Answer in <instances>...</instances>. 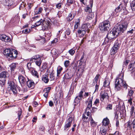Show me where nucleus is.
<instances>
[{
  "label": "nucleus",
  "instance_id": "obj_37",
  "mask_svg": "<svg viewBox=\"0 0 135 135\" xmlns=\"http://www.w3.org/2000/svg\"><path fill=\"white\" fill-rule=\"evenodd\" d=\"M54 74V73H52L49 74V79L50 80V81L53 80L54 79L55 76Z\"/></svg>",
  "mask_w": 135,
  "mask_h": 135
},
{
  "label": "nucleus",
  "instance_id": "obj_14",
  "mask_svg": "<svg viewBox=\"0 0 135 135\" xmlns=\"http://www.w3.org/2000/svg\"><path fill=\"white\" fill-rule=\"evenodd\" d=\"M0 39L6 42H9L11 40L10 38L4 34L0 35Z\"/></svg>",
  "mask_w": 135,
  "mask_h": 135
},
{
  "label": "nucleus",
  "instance_id": "obj_42",
  "mask_svg": "<svg viewBox=\"0 0 135 135\" xmlns=\"http://www.w3.org/2000/svg\"><path fill=\"white\" fill-rule=\"evenodd\" d=\"M92 106V103H88V104L87 107L86 109V111L88 110H90V108Z\"/></svg>",
  "mask_w": 135,
  "mask_h": 135
},
{
  "label": "nucleus",
  "instance_id": "obj_11",
  "mask_svg": "<svg viewBox=\"0 0 135 135\" xmlns=\"http://www.w3.org/2000/svg\"><path fill=\"white\" fill-rule=\"evenodd\" d=\"M73 119V118L71 117H69L68 118L64 126V130L65 131H67L69 129V128L71 125Z\"/></svg>",
  "mask_w": 135,
  "mask_h": 135
},
{
  "label": "nucleus",
  "instance_id": "obj_56",
  "mask_svg": "<svg viewBox=\"0 0 135 135\" xmlns=\"http://www.w3.org/2000/svg\"><path fill=\"white\" fill-rule=\"evenodd\" d=\"M74 0H67V2L68 4H72L73 3Z\"/></svg>",
  "mask_w": 135,
  "mask_h": 135
},
{
  "label": "nucleus",
  "instance_id": "obj_47",
  "mask_svg": "<svg viewBox=\"0 0 135 135\" xmlns=\"http://www.w3.org/2000/svg\"><path fill=\"white\" fill-rule=\"evenodd\" d=\"M51 87H48L46 88L43 91H46V92H47V93H49L50 91V90L51 89Z\"/></svg>",
  "mask_w": 135,
  "mask_h": 135
},
{
  "label": "nucleus",
  "instance_id": "obj_50",
  "mask_svg": "<svg viewBox=\"0 0 135 135\" xmlns=\"http://www.w3.org/2000/svg\"><path fill=\"white\" fill-rule=\"evenodd\" d=\"M40 41L41 44H44L46 41L45 39L44 38H42L40 40Z\"/></svg>",
  "mask_w": 135,
  "mask_h": 135
},
{
  "label": "nucleus",
  "instance_id": "obj_20",
  "mask_svg": "<svg viewBox=\"0 0 135 135\" xmlns=\"http://www.w3.org/2000/svg\"><path fill=\"white\" fill-rule=\"evenodd\" d=\"M26 84L28 88H33L34 86V83L32 80H28L27 81Z\"/></svg>",
  "mask_w": 135,
  "mask_h": 135
},
{
  "label": "nucleus",
  "instance_id": "obj_64",
  "mask_svg": "<svg viewBox=\"0 0 135 135\" xmlns=\"http://www.w3.org/2000/svg\"><path fill=\"white\" fill-rule=\"evenodd\" d=\"M31 63L30 62H29L27 64V66L28 69H29L31 68Z\"/></svg>",
  "mask_w": 135,
  "mask_h": 135
},
{
  "label": "nucleus",
  "instance_id": "obj_61",
  "mask_svg": "<svg viewBox=\"0 0 135 135\" xmlns=\"http://www.w3.org/2000/svg\"><path fill=\"white\" fill-rule=\"evenodd\" d=\"M47 67V64L46 63H44L42 66V68L43 69H46Z\"/></svg>",
  "mask_w": 135,
  "mask_h": 135
},
{
  "label": "nucleus",
  "instance_id": "obj_23",
  "mask_svg": "<svg viewBox=\"0 0 135 135\" xmlns=\"http://www.w3.org/2000/svg\"><path fill=\"white\" fill-rule=\"evenodd\" d=\"M109 123V119L107 118L104 119L102 121V126H103L105 127L108 125Z\"/></svg>",
  "mask_w": 135,
  "mask_h": 135
},
{
  "label": "nucleus",
  "instance_id": "obj_12",
  "mask_svg": "<svg viewBox=\"0 0 135 135\" xmlns=\"http://www.w3.org/2000/svg\"><path fill=\"white\" fill-rule=\"evenodd\" d=\"M51 20L47 18H46L43 21V23L41 24L43 29L45 30L48 28V27L51 24Z\"/></svg>",
  "mask_w": 135,
  "mask_h": 135
},
{
  "label": "nucleus",
  "instance_id": "obj_62",
  "mask_svg": "<svg viewBox=\"0 0 135 135\" xmlns=\"http://www.w3.org/2000/svg\"><path fill=\"white\" fill-rule=\"evenodd\" d=\"M28 5L29 9H30L31 7L33 6V4L31 3H28Z\"/></svg>",
  "mask_w": 135,
  "mask_h": 135
},
{
  "label": "nucleus",
  "instance_id": "obj_26",
  "mask_svg": "<svg viewBox=\"0 0 135 135\" xmlns=\"http://www.w3.org/2000/svg\"><path fill=\"white\" fill-rule=\"evenodd\" d=\"M82 119L83 122H88L90 120V119H89V117L88 118V117H86V116L85 115V114H83Z\"/></svg>",
  "mask_w": 135,
  "mask_h": 135
},
{
  "label": "nucleus",
  "instance_id": "obj_29",
  "mask_svg": "<svg viewBox=\"0 0 135 135\" xmlns=\"http://www.w3.org/2000/svg\"><path fill=\"white\" fill-rule=\"evenodd\" d=\"M76 21L75 22L74 27V29H77L80 25V21L79 19L76 20Z\"/></svg>",
  "mask_w": 135,
  "mask_h": 135
},
{
  "label": "nucleus",
  "instance_id": "obj_57",
  "mask_svg": "<svg viewBox=\"0 0 135 135\" xmlns=\"http://www.w3.org/2000/svg\"><path fill=\"white\" fill-rule=\"evenodd\" d=\"M115 118H114L116 119V120L118 119L119 117L118 114L117 112H116L115 113Z\"/></svg>",
  "mask_w": 135,
  "mask_h": 135
},
{
  "label": "nucleus",
  "instance_id": "obj_31",
  "mask_svg": "<svg viewBox=\"0 0 135 135\" xmlns=\"http://www.w3.org/2000/svg\"><path fill=\"white\" fill-rule=\"evenodd\" d=\"M122 8V4H120V5L118 6L115 10V11L116 12V13L118 12L121 11Z\"/></svg>",
  "mask_w": 135,
  "mask_h": 135
},
{
  "label": "nucleus",
  "instance_id": "obj_5",
  "mask_svg": "<svg viewBox=\"0 0 135 135\" xmlns=\"http://www.w3.org/2000/svg\"><path fill=\"white\" fill-rule=\"evenodd\" d=\"M99 26L100 30L106 31L109 29L110 25V22L108 21H106L100 24Z\"/></svg>",
  "mask_w": 135,
  "mask_h": 135
},
{
  "label": "nucleus",
  "instance_id": "obj_51",
  "mask_svg": "<svg viewBox=\"0 0 135 135\" xmlns=\"http://www.w3.org/2000/svg\"><path fill=\"white\" fill-rule=\"evenodd\" d=\"M30 31V29L28 30L27 29H26L24 30H23L22 32L23 33L26 34L29 33Z\"/></svg>",
  "mask_w": 135,
  "mask_h": 135
},
{
  "label": "nucleus",
  "instance_id": "obj_15",
  "mask_svg": "<svg viewBox=\"0 0 135 135\" xmlns=\"http://www.w3.org/2000/svg\"><path fill=\"white\" fill-rule=\"evenodd\" d=\"M76 15L75 12H71L67 18V21H71L74 18Z\"/></svg>",
  "mask_w": 135,
  "mask_h": 135
},
{
  "label": "nucleus",
  "instance_id": "obj_8",
  "mask_svg": "<svg viewBox=\"0 0 135 135\" xmlns=\"http://www.w3.org/2000/svg\"><path fill=\"white\" fill-rule=\"evenodd\" d=\"M8 74V72L5 71L0 73V84L1 85H4Z\"/></svg>",
  "mask_w": 135,
  "mask_h": 135
},
{
  "label": "nucleus",
  "instance_id": "obj_22",
  "mask_svg": "<svg viewBox=\"0 0 135 135\" xmlns=\"http://www.w3.org/2000/svg\"><path fill=\"white\" fill-rule=\"evenodd\" d=\"M83 63L82 62V61H80V62L79 63V66H80V68L78 70V71H81V74H82L83 71H84V69L85 68L84 65H83V66L82 65V64Z\"/></svg>",
  "mask_w": 135,
  "mask_h": 135
},
{
  "label": "nucleus",
  "instance_id": "obj_32",
  "mask_svg": "<svg viewBox=\"0 0 135 135\" xmlns=\"http://www.w3.org/2000/svg\"><path fill=\"white\" fill-rule=\"evenodd\" d=\"M32 74L34 76L38 78L39 77L37 72L35 70H32Z\"/></svg>",
  "mask_w": 135,
  "mask_h": 135
},
{
  "label": "nucleus",
  "instance_id": "obj_54",
  "mask_svg": "<svg viewBox=\"0 0 135 135\" xmlns=\"http://www.w3.org/2000/svg\"><path fill=\"white\" fill-rule=\"evenodd\" d=\"M134 93V91L133 90H131L128 91V95H129L130 96H132V95Z\"/></svg>",
  "mask_w": 135,
  "mask_h": 135
},
{
  "label": "nucleus",
  "instance_id": "obj_39",
  "mask_svg": "<svg viewBox=\"0 0 135 135\" xmlns=\"http://www.w3.org/2000/svg\"><path fill=\"white\" fill-rule=\"evenodd\" d=\"M99 76H100V75L99 74H97L96 75V76L95 77V78H94V79L93 83H97V82L98 81V80L99 79Z\"/></svg>",
  "mask_w": 135,
  "mask_h": 135
},
{
  "label": "nucleus",
  "instance_id": "obj_19",
  "mask_svg": "<svg viewBox=\"0 0 135 135\" xmlns=\"http://www.w3.org/2000/svg\"><path fill=\"white\" fill-rule=\"evenodd\" d=\"M135 63V61H134L133 63L131 64L129 66V68L130 71H132L131 72V73H133L134 74V75L135 74V72H134L135 66L134 63Z\"/></svg>",
  "mask_w": 135,
  "mask_h": 135
},
{
  "label": "nucleus",
  "instance_id": "obj_2",
  "mask_svg": "<svg viewBox=\"0 0 135 135\" xmlns=\"http://www.w3.org/2000/svg\"><path fill=\"white\" fill-rule=\"evenodd\" d=\"M3 54L7 57H9L13 59L16 57L18 53L17 51L15 50L6 49L4 50Z\"/></svg>",
  "mask_w": 135,
  "mask_h": 135
},
{
  "label": "nucleus",
  "instance_id": "obj_6",
  "mask_svg": "<svg viewBox=\"0 0 135 135\" xmlns=\"http://www.w3.org/2000/svg\"><path fill=\"white\" fill-rule=\"evenodd\" d=\"M90 27V25L89 23H86L82 25L80 28V29L78 31V34L82 35L85 34L87 31H88L89 28Z\"/></svg>",
  "mask_w": 135,
  "mask_h": 135
},
{
  "label": "nucleus",
  "instance_id": "obj_33",
  "mask_svg": "<svg viewBox=\"0 0 135 135\" xmlns=\"http://www.w3.org/2000/svg\"><path fill=\"white\" fill-rule=\"evenodd\" d=\"M34 61L35 62L36 65L39 67H40L41 66L42 62L41 59H39V60H38Z\"/></svg>",
  "mask_w": 135,
  "mask_h": 135
},
{
  "label": "nucleus",
  "instance_id": "obj_58",
  "mask_svg": "<svg viewBox=\"0 0 135 135\" xmlns=\"http://www.w3.org/2000/svg\"><path fill=\"white\" fill-rule=\"evenodd\" d=\"M93 16L92 15H91L90 14L88 15L87 16V20H91Z\"/></svg>",
  "mask_w": 135,
  "mask_h": 135
},
{
  "label": "nucleus",
  "instance_id": "obj_34",
  "mask_svg": "<svg viewBox=\"0 0 135 135\" xmlns=\"http://www.w3.org/2000/svg\"><path fill=\"white\" fill-rule=\"evenodd\" d=\"M18 119L19 120H20V116L22 114V109L20 108H19L18 110Z\"/></svg>",
  "mask_w": 135,
  "mask_h": 135
},
{
  "label": "nucleus",
  "instance_id": "obj_16",
  "mask_svg": "<svg viewBox=\"0 0 135 135\" xmlns=\"http://www.w3.org/2000/svg\"><path fill=\"white\" fill-rule=\"evenodd\" d=\"M100 100L102 102H103L105 98H108V94L106 92H102L100 95Z\"/></svg>",
  "mask_w": 135,
  "mask_h": 135
},
{
  "label": "nucleus",
  "instance_id": "obj_40",
  "mask_svg": "<svg viewBox=\"0 0 135 135\" xmlns=\"http://www.w3.org/2000/svg\"><path fill=\"white\" fill-rule=\"evenodd\" d=\"M112 104H108L106 107V109L107 110H112Z\"/></svg>",
  "mask_w": 135,
  "mask_h": 135
},
{
  "label": "nucleus",
  "instance_id": "obj_4",
  "mask_svg": "<svg viewBox=\"0 0 135 135\" xmlns=\"http://www.w3.org/2000/svg\"><path fill=\"white\" fill-rule=\"evenodd\" d=\"M134 109V107H132L131 109L130 113L132 116L131 117L130 119L128 122L127 125V127L129 128L130 129H132V127L133 129H134V128L135 127V119L134 117V116L133 117L132 115V114L133 113Z\"/></svg>",
  "mask_w": 135,
  "mask_h": 135
},
{
  "label": "nucleus",
  "instance_id": "obj_25",
  "mask_svg": "<svg viewBox=\"0 0 135 135\" xmlns=\"http://www.w3.org/2000/svg\"><path fill=\"white\" fill-rule=\"evenodd\" d=\"M42 80L44 82L46 83H47L49 81L48 76L46 75H43L42 77Z\"/></svg>",
  "mask_w": 135,
  "mask_h": 135
},
{
  "label": "nucleus",
  "instance_id": "obj_60",
  "mask_svg": "<svg viewBox=\"0 0 135 135\" xmlns=\"http://www.w3.org/2000/svg\"><path fill=\"white\" fill-rule=\"evenodd\" d=\"M71 33V31L69 29H67L65 32V33L68 35H69Z\"/></svg>",
  "mask_w": 135,
  "mask_h": 135
},
{
  "label": "nucleus",
  "instance_id": "obj_18",
  "mask_svg": "<svg viewBox=\"0 0 135 135\" xmlns=\"http://www.w3.org/2000/svg\"><path fill=\"white\" fill-rule=\"evenodd\" d=\"M100 132L102 135H106L107 131L104 126H102L100 128Z\"/></svg>",
  "mask_w": 135,
  "mask_h": 135
},
{
  "label": "nucleus",
  "instance_id": "obj_27",
  "mask_svg": "<svg viewBox=\"0 0 135 135\" xmlns=\"http://www.w3.org/2000/svg\"><path fill=\"white\" fill-rule=\"evenodd\" d=\"M16 66L17 64L15 63H12L10 65L9 67L11 68V71L12 72L14 71L16 69Z\"/></svg>",
  "mask_w": 135,
  "mask_h": 135
},
{
  "label": "nucleus",
  "instance_id": "obj_52",
  "mask_svg": "<svg viewBox=\"0 0 135 135\" xmlns=\"http://www.w3.org/2000/svg\"><path fill=\"white\" fill-rule=\"evenodd\" d=\"M69 52L71 55H73L74 54L75 52V51L74 50L72 49L69 51Z\"/></svg>",
  "mask_w": 135,
  "mask_h": 135
},
{
  "label": "nucleus",
  "instance_id": "obj_35",
  "mask_svg": "<svg viewBox=\"0 0 135 135\" xmlns=\"http://www.w3.org/2000/svg\"><path fill=\"white\" fill-rule=\"evenodd\" d=\"M62 70V68L60 66L58 67L57 70V76H58L60 74L61 71Z\"/></svg>",
  "mask_w": 135,
  "mask_h": 135
},
{
  "label": "nucleus",
  "instance_id": "obj_13",
  "mask_svg": "<svg viewBox=\"0 0 135 135\" xmlns=\"http://www.w3.org/2000/svg\"><path fill=\"white\" fill-rule=\"evenodd\" d=\"M9 86L10 87V90L13 92L14 94H16L17 93L16 87L15 83L13 81H9L8 82Z\"/></svg>",
  "mask_w": 135,
  "mask_h": 135
},
{
  "label": "nucleus",
  "instance_id": "obj_59",
  "mask_svg": "<svg viewBox=\"0 0 135 135\" xmlns=\"http://www.w3.org/2000/svg\"><path fill=\"white\" fill-rule=\"evenodd\" d=\"M109 135H121V134H119V132H118L116 131L114 133H110L109 134Z\"/></svg>",
  "mask_w": 135,
  "mask_h": 135
},
{
  "label": "nucleus",
  "instance_id": "obj_30",
  "mask_svg": "<svg viewBox=\"0 0 135 135\" xmlns=\"http://www.w3.org/2000/svg\"><path fill=\"white\" fill-rule=\"evenodd\" d=\"M110 83L109 80H105L104 82L103 86L104 87L109 88L110 87L109 85Z\"/></svg>",
  "mask_w": 135,
  "mask_h": 135
},
{
  "label": "nucleus",
  "instance_id": "obj_36",
  "mask_svg": "<svg viewBox=\"0 0 135 135\" xmlns=\"http://www.w3.org/2000/svg\"><path fill=\"white\" fill-rule=\"evenodd\" d=\"M83 93L84 91L83 90H82L79 92V95L76 97H78V98H79L80 99H82L83 97Z\"/></svg>",
  "mask_w": 135,
  "mask_h": 135
},
{
  "label": "nucleus",
  "instance_id": "obj_1",
  "mask_svg": "<svg viewBox=\"0 0 135 135\" xmlns=\"http://www.w3.org/2000/svg\"><path fill=\"white\" fill-rule=\"evenodd\" d=\"M123 74H122L116 79L115 82V88L116 90H119L121 87L127 89L129 87L126 82L123 80Z\"/></svg>",
  "mask_w": 135,
  "mask_h": 135
},
{
  "label": "nucleus",
  "instance_id": "obj_41",
  "mask_svg": "<svg viewBox=\"0 0 135 135\" xmlns=\"http://www.w3.org/2000/svg\"><path fill=\"white\" fill-rule=\"evenodd\" d=\"M86 111V112L83 114H85L86 115L89 117V118H90V117H92L91 116V113L89 111L87 112V111Z\"/></svg>",
  "mask_w": 135,
  "mask_h": 135
},
{
  "label": "nucleus",
  "instance_id": "obj_24",
  "mask_svg": "<svg viewBox=\"0 0 135 135\" xmlns=\"http://www.w3.org/2000/svg\"><path fill=\"white\" fill-rule=\"evenodd\" d=\"M113 41L112 39H110V38L107 37V36L105 38L103 44V45H107L109 43H110L112 41Z\"/></svg>",
  "mask_w": 135,
  "mask_h": 135
},
{
  "label": "nucleus",
  "instance_id": "obj_7",
  "mask_svg": "<svg viewBox=\"0 0 135 135\" xmlns=\"http://www.w3.org/2000/svg\"><path fill=\"white\" fill-rule=\"evenodd\" d=\"M116 29L114 27L109 32L107 35V37L110 38V39L113 40L118 36L119 35V33H118Z\"/></svg>",
  "mask_w": 135,
  "mask_h": 135
},
{
  "label": "nucleus",
  "instance_id": "obj_17",
  "mask_svg": "<svg viewBox=\"0 0 135 135\" xmlns=\"http://www.w3.org/2000/svg\"><path fill=\"white\" fill-rule=\"evenodd\" d=\"M18 79L20 83L22 86L26 81L25 78L22 75H21L18 76Z\"/></svg>",
  "mask_w": 135,
  "mask_h": 135
},
{
  "label": "nucleus",
  "instance_id": "obj_45",
  "mask_svg": "<svg viewBox=\"0 0 135 135\" xmlns=\"http://www.w3.org/2000/svg\"><path fill=\"white\" fill-rule=\"evenodd\" d=\"M78 97H76L75 99L74 103H79L80 102V100L81 99L79 98H78Z\"/></svg>",
  "mask_w": 135,
  "mask_h": 135
},
{
  "label": "nucleus",
  "instance_id": "obj_3",
  "mask_svg": "<svg viewBox=\"0 0 135 135\" xmlns=\"http://www.w3.org/2000/svg\"><path fill=\"white\" fill-rule=\"evenodd\" d=\"M127 22H124L121 24H117L114 28L116 29L118 33H119V35L121 34L125 31L127 27Z\"/></svg>",
  "mask_w": 135,
  "mask_h": 135
},
{
  "label": "nucleus",
  "instance_id": "obj_9",
  "mask_svg": "<svg viewBox=\"0 0 135 135\" xmlns=\"http://www.w3.org/2000/svg\"><path fill=\"white\" fill-rule=\"evenodd\" d=\"M120 45L118 40H117L114 45L111 49L110 53L111 55H114L117 52L120 47Z\"/></svg>",
  "mask_w": 135,
  "mask_h": 135
},
{
  "label": "nucleus",
  "instance_id": "obj_53",
  "mask_svg": "<svg viewBox=\"0 0 135 135\" xmlns=\"http://www.w3.org/2000/svg\"><path fill=\"white\" fill-rule=\"evenodd\" d=\"M47 72L48 74H50L52 73H54V70L52 69H47Z\"/></svg>",
  "mask_w": 135,
  "mask_h": 135
},
{
  "label": "nucleus",
  "instance_id": "obj_28",
  "mask_svg": "<svg viewBox=\"0 0 135 135\" xmlns=\"http://www.w3.org/2000/svg\"><path fill=\"white\" fill-rule=\"evenodd\" d=\"M90 120L91 126L93 127H95L97 125V123L94 120L92 117H90Z\"/></svg>",
  "mask_w": 135,
  "mask_h": 135
},
{
  "label": "nucleus",
  "instance_id": "obj_10",
  "mask_svg": "<svg viewBox=\"0 0 135 135\" xmlns=\"http://www.w3.org/2000/svg\"><path fill=\"white\" fill-rule=\"evenodd\" d=\"M74 68H71L68 69L64 77L65 79H69L71 78L73 76L74 72Z\"/></svg>",
  "mask_w": 135,
  "mask_h": 135
},
{
  "label": "nucleus",
  "instance_id": "obj_21",
  "mask_svg": "<svg viewBox=\"0 0 135 135\" xmlns=\"http://www.w3.org/2000/svg\"><path fill=\"white\" fill-rule=\"evenodd\" d=\"M41 59V56L39 55H36L33 56L32 57L30 61H31L32 62L34 61L38 60Z\"/></svg>",
  "mask_w": 135,
  "mask_h": 135
},
{
  "label": "nucleus",
  "instance_id": "obj_49",
  "mask_svg": "<svg viewBox=\"0 0 135 135\" xmlns=\"http://www.w3.org/2000/svg\"><path fill=\"white\" fill-rule=\"evenodd\" d=\"M62 4L61 3H59L56 4V7L57 8L59 9H60L61 8Z\"/></svg>",
  "mask_w": 135,
  "mask_h": 135
},
{
  "label": "nucleus",
  "instance_id": "obj_55",
  "mask_svg": "<svg viewBox=\"0 0 135 135\" xmlns=\"http://www.w3.org/2000/svg\"><path fill=\"white\" fill-rule=\"evenodd\" d=\"M42 10L43 8L41 7H40L38 9V11L36 12L35 13L36 14H40L42 12Z\"/></svg>",
  "mask_w": 135,
  "mask_h": 135
},
{
  "label": "nucleus",
  "instance_id": "obj_44",
  "mask_svg": "<svg viewBox=\"0 0 135 135\" xmlns=\"http://www.w3.org/2000/svg\"><path fill=\"white\" fill-rule=\"evenodd\" d=\"M42 22V20H40L39 21L36 22L35 24V26H38L40 25Z\"/></svg>",
  "mask_w": 135,
  "mask_h": 135
},
{
  "label": "nucleus",
  "instance_id": "obj_43",
  "mask_svg": "<svg viewBox=\"0 0 135 135\" xmlns=\"http://www.w3.org/2000/svg\"><path fill=\"white\" fill-rule=\"evenodd\" d=\"M70 64V61L69 60H66L64 62V65L66 68L68 67Z\"/></svg>",
  "mask_w": 135,
  "mask_h": 135
},
{
  "label": "nucleus",
  "instance_id": "obj_48",
  "mask_svg": "<svg viewBox=\"0 0 135 135\" xmlns=\"http://www.w3.org/2000/svg\"><path fill=\"white\" fill-rule=\"evenodd\" d=\"M85 12L89 13L91 12V9L88 7H86L85 9Z\"/></svg>",
  "mask_w": 135,
  "mask_h": 135
},
{
  "label": "nucleus",
  "instance_id": "obj_46",
  "mask_svg": "<svg viewBox=\"0 0 135 135\" xmlns=\"http://www.w3.org/2000/svg\"><path fill=\"white\" fill-rule=\"evenodd\" d=\"M45 12H47L46 14L45 15L46 17H47L49 14V12L50 11V10L47 7L45 8Z\"/></svg>",
  "mask_w": 135,
  "mask_h": 135
},
{
  "label": "nucleus",
  "instance_id": "obj_38",
  "mask_svg": "<svg viewBox=\"0 0 135 135\" xmlns=\"http://www.w3.org/2000/svg\"><path fill=\"white\" fill-rule=\"evenodd\" d=\"M135 6V2L134 1H133L132 3H131V7L132 8V11H134L135 9H134V6Z\"/></svg>",
  "mask_w": 135,
  "mask_h": 135
},
{
  "label": "nucleus",
  "instance_id": "obj_63",
  "mask_svg": "<svg viewBox=\"0 0 135 135\" xmlns=\"http://www.w3.org/2000/svg\"><path fill=\"white\" fill-rule=\"evenodd\" d=\"M99 103V99L98 98L96 99H95V100L94 102V104L96 105L98 103Z\"/></svg>",
  "mask_w": 135,
  "mask_h": 135
}]
</instances>
